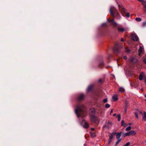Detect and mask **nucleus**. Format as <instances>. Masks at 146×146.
Returning <instances> with one entry per match:
<instances>
[{
	"label": "nucleus",
	"mask_w": 146,
	"mask_h": 146,
	"mask_svg": "<svg viewBox=\"0 0 146 146\" xmlns=\"http://www.w3.org/2000/svg\"><path fill=\"white\" fill-rule=\"evenodd\" d=\"M86 107L84 105L80 104L78 105L75 110V112L77 117H85L86 115Z\"/></svg>",
	"instance_id": "f257e3e1"
},
{
	"label": "nucleus",
	"mask_w": 146,
	"mask_h": 146,
	"mask_svg": "<svg viewBox=\"0 0 146 146\" xmlns=\"http://www.w3.org/2000/svg\"><path fill=\"white\" fill-rule=\"evenodd\" d=\"M110 13L113 17L115 16V14L117 11L115 8L113 7H111L110 10Z\"/></svg>",
	"instance_id": "f03ea898"
},
{
	"label": "nucleus",
	"mask_w": 146,
	"mask_h": 146,
	"mask_svg": "<svg viewBox=\"0 0 146 146\" xmlns=\"http://www.w3.org/2000/svg\"><path fill=\"white\" fill-rule=\"evenodd\" d=\"M110 13L113 17L115 16V14L117 11L115 8L113 7H111L110 10Z\"/></svg>",
	"instance_id": "7ed1b4c3"
},
{
	"label": "nucleus",
	"mask_w": 146,
	"mask_h": 146,
	"mask_svg": "<svg viewBox=\"0 0 146 146\" xmlns=\"http://www.w3.org/2000/svg\"><path fill=\"white\" fill-rule=\"evenodd\" d=\"M128 60L130 61L132 64H133L137 63L138 61V59L136 57H133L130 58Z\"/></svg>",
	"instance_id": "20e7f679"
},
{
	"label": "nucleus",
	"mask_w": 146,
	"mask_h": 146,
	"mask_svg": "<svg viewBox=\"0 0 146 146\" xmlns=\"http://www.w3.org/2000/svg\"><path fill=\"white\" fill-rule=\"evenodd\" d=\"M131 37L134 41H137L139 40V38L135 34L132 33L131 35Z\"/></svg>",
	"instance_id": "39448f33"
},
{
	"label": "nucleus",
	"mask_w": 146,
	"mask_h": 146,
	"mask_svg": "<svg viewBox=\"0 0 146 146\" xmlns=\"http://www.w3.org/2000/svg\"><path fill=\"white\" fill-rule=\"evenodd\" d=\"M128 136H134L136 134V132L134 130H132L128 132Z\"/></svg>",
	"instance_id": "423d86ee"
},
{
	"label": "nucleus",
	"mask_w": 146,
	"mask_h": 146,
	"mask_svg": "<svg viewBox=\"0 0 146 146\" xmlns=\"http://www.w3.org/2000/svg\"><path fill=\"white\" fill-rule=\"evenodd\" d=\"M120 51V48L117 46H115L114 47L113 49V51L116 53H119Z\"/></svg>",
	"instance_id": "0eeeda50"
},
{
	"label": "nucleus",
	"mask_w": 146,
	"mask_h": 146,
	"mask_svg": "<svg viewBox=\"0 0 146 146\" xmlns=\"http://www.w3.org/2000/svg\"><path fill=\"white\" fill-rule=\"evenodd\" d=\"M143 46H140L139 49L138 50L139 54L140 55L143 50Z\"/></svg>",
	"instance_id": "6e6552de"
},
{
	"label": "nucleus",
	"mask_w": 146,
	"mask_h": 146,
	"mask_svg": "<svg viewBox=\"0 0 146 146\" xmlns=\"http://www.w3.org/2000/svg\"><path fill=\"white\" fill-rule=\"evenodd\" d=\"M145 77V74L143 72L141 73L139 77V79L140 80H142Z\"/></svg>",
	"instance_id": "1a4fd4ad"
},
{
	"label": "nucleus",
	"mask_w": 146,
	"mask_h": 146,
	"mask_svg": "<svg viewBox=\"0 0 146 146\" xmlns=\"http://www.w3.org/2000/svg\"><path fill=\"white\" fill-rule=\"evenodd\" d=\"M95 110L94 108H92L90 109V114L92 115H95Z\"/></svg>",
	"instance_id": "9d476101"
},
{
	"label": "nucleus",
	"mask_w": 146,
	"mask_h": 146,
	"mask_svg": "<svg viewBox=\"0 0 146 146\" xmlns=\"http://www.w3.org/2000/svg\"><path fill=\"white\" fill-rule=\"evenodd\" d=\"M92 115L90 114V119L93 121H95L96 120V117L94 115Z\"/></svg>",
	"instance_id": "9b49d317"
},
{
	"label": "nucleus",
	"mask_w": 146,
	"mask_h": 146,
	"mask_svg": "<svg viewBox=\"0 0 146 146\" xmlns=\"http://www.w3.org/2000/svg\"><path fill=\"white\" fill-rule=\"evenodd\" d=\"M118 30L120 32H123L127 30V29L126 28H118Z\"/></svg>",
	"instance_id": "f8f14e48"
},
{
	"label": "nucleus",
	"mask_w": 146,
	"mask_h": 146,
	"mask_svg": "<svg viewBox=\"0 0 146 146\" xmlns=\"http://www.w3.org/2000/svg\"><path fill=\"white\" fill-rule=\"evenodd\" d=\"M84 97V96L83 94H80L78 96V100H80L83 99Z\"/></svg>",
	"instance_id": "ddd939ff"
},
{
	"label": "nucleus",
	"mask_w": 146,
	"mask_h": 146,
	"mask_svg": "<svg viewBox=\"0 0 146 146\" xmlns=\"http://www.w3.org/2000/svg\"><path fill=\"white\" fill-rule=\"evenodd\" d=\"M142 121H146V113L145 112H144L143 114L142 115Z\"/></svg>",
	"instance_id": "4468645a"
},
{
	"label": "nucleus",
	"mask_w": 146,
	"mask_h": 146,
	"mask_svg": "<svg viewBox=\"0 0 146 146\" xmlns=\"http://www.w3.org/2000/svg\"><path fill=\"white\" fill-rule=\"evenodd\" d=\"M108 21L111 22L114 26H117V24L114 21L113 19L112 20H109L108 19Z\"/></svg>",
	"instance_id": "2eb2a0df"
},
{
	"label": "nucleus",
	"mask_w": 146,
	"mask_h": 146,
	"mask_svg": "<svg viewBox=\"0 0 146 146\" xmlns=\"http://www.w3.org/2000/svg\"><path fill=\"white\" fill-rule=\"evenodd\" d=\"M93 87V86L92 85H90L88 87V88L87 89V92H90L91 89H92V88Z\"/></svg>",
	"instance_id": "dca6fc26"
},
{
	"label": "nucleus",
	"mask_w": 146,
	"mask_h": 146,
	"mask_svg": "<svg viewBox=\"0 0 146 146\" xmlns=\"http://www.w3.org/2000/svg\"><path fill=\"white\" fill-rule=\"evenodd\" d=\"M112 99L113 100H117L118 99L117 98V95L116 94L114 95L112 97Z\"/></svg>",
	"instance_id": "f3484780"
},
{
	"label": "nucleus",
	"mask_w": 146,
	"mask_h": 146,
	"mask_svg": "<svg viewBox=\"0 0 146 146\" xmlns=\"http://www.w3.org/2000/svg\"><path fill=\"white\" fill-rule=\"evenodd\" d=\"M83 127L84 128L86 129L88 128L89 127L88 123L86 122H85L84 125Z\"/></svg>",
	"instance_id": "a211bd4d"
},
{
	"label": "nucleus",
	"mask_w": 146,
	"mask_h": 146,
	"mask_svg": "<svg viewBox=\"0 0 146 146\" xmlns=\"http://www.w3.org/2000/svg\"><path fill=\"white\" fill-rule=\"evenodd\" d=\"M122 132H120L119 133H117L116 135V137L117 139H120L119 138L120 137Z\"/></svg>",
	"instance_id": "6ab92c4d"
},
{
	"label": "nucleus",
	"mask_w": 146,
	"mask_h": 146,
	"mask_svg": "<svg viewBox=\"0 0 146 146\" xmlns=\"http://www.w3.org/2000/svg\"><path fill=\"white\" fill-rule=\"evenodd\" d=\"M142 3L144 8L146 9V1L144 0V1L142 2Z\"/></svg>",
	"instance_id": "aec40b11"
},
{
	"label": "nucleus",
	"mask_w": 146,
	"mask_h": 146,
	"mask_svg": "<svg viewBox=\"0 0 146 146\" xmlns=\"http://www.w3.org/2000/svg\"><path fill=\"white\" fill-rule=\"evenodd\" d=\"M104 63L103 62L101 61L100 62L99 64V67H100V68H102V67H100V66L101 65H103L104 66Z\"/></svg>",
	"instance_id": "412c9836"
},
{
	"label": "nucleus",
	"mask_w": 146,
	"mask_h": 146,
	"mask_svg": "<svg viewBox=\"0 0 146 146\" xmlns=\"http://www.w3.org/2000/svg\"><path fill=\"white\" fill-rule=\"evenodd\" d=\"M119 90L120 92H124V89L123 88L121 87L119 88Z\"/></svg>",
	"instance_id": "4be33fe9"
},
{
	"label": "nucleus",
	"mask_w": 146,
	"mask_h": 146,
	"mask_svg": "<svg viewBox=\"0 0 146 146\" xmlns=\"http://www.w3.org/2000/svg\"><path fill=\"white\" fill-rule=\"evenodd\" d=\"M134 114L135 115V117L137 119H139V117L138 115V113L137 112H135Z\"/></svg>",
	"instance_id": "5701e85b"
},
{
	"label": "nucleus",
	"mask_w": 146,
	"mask_h": 146,
	"mask_svg": "<svg viewBox=\"0 0 146 146\" xmlns=\"http://www.w3.org/2000/svg\"><path fill=\"white\" fill-rule=\"evenodd\" d=\"M115 14H116V16L119 18L120 19L121 18V17L120 16L119 13L117 12Z\"/></svg>",
	"instance_id": "b1692460"
},
{
	"label": "nucleus",
	"mask_w": 146,
	"mask_h": 146,
	"mask_svg": "<svg viewBox=\"0 0 146 146\" xmlns=\"http://www.w3.org/2000/svg\"><path fill=\"white\" fill-rule=\"evenodd\" d=\"M137 112L138 113H139L140 114H141L142 115L143 114V112L139 110H138V109H137Z\"/></svg>",
	"instance_id": "393cba45"
},
{
	"label": "nucleus",
	"mask_w": 146,
	"mask_h": 146,
	"mask_svg": "<svg viewBox=\"0 0 146 146\" xmlns=\"http://www.w3.org/2000/svg\"><path fill=\"white\" fill-rule=\"evenodd\" d=\"M90 134L91 136L93 137H95V136H96L95 133H94L91 132L90 133Z\"/></svg>",
	"instance_id": "a878e982"
},
{
	"label": "nucleus",
	"mask_w": 146,
	"mask_h": 146,
	"mask_svg": "<svg viewBox=\"0 0 146 146\" xmlns=\"http://www.w3.org/2000/svg\"><path fill=\"white\" fill-rule=\"evenodd\" d=\"M131 129V127L130 126H129L126 129V130L127 131H129Z\"/></svg>",
	"instance_id": "bb28decb"
},
{
	"label": "nucleus",
	"mask_w": 146,
	"mask_h": 146,
	"mask_svg": "<svg viewBox=\"0 0 146 146\" xmlns=\"http://www.w3.org/2000/svg\"><path fill=\"white\" fill-rule=\"evenodd\" d=\"M103 127L104 128H105L106 127L107 129H108L110 128V127L108 125H104L103 126Z\"/></svg>",
	"instance_id": "cd10ccee"
},
{
	"label": "nucleus",
	"mask_w": 146,
	"mask_h": 146,
	"mask_svg": "<svg viewBox=\"0 0 146 146\" xmlns=\"http://www.w3.org/2000/svg\"><path fill=\"white\" fill-rule=\"evenodd\" d=\"M118 118V121H120L121 120V115L120 114L118 115L117 116Z\"/></svg>",
	"instance_id": "c85d7f7f"
},
{
	"label": "nucleus",
	"mask_w": 146,
	"mask_h": 146,
	"mask_svg": "<svg viewBox=\"0 0 146 146\" xmlns=\"http://www.w3.org/2000/svg\"><path fill=\"white\" fill-rule=\"evenodd\" d=\"M118 139V140L117 141V142H116V143L115 144V145L116 146L120 142V141H121V139Z\"/></svg>",
	"instance_id": "c756f323"
},
{
	"label": "nucleus",
	"mask_w": 146,
	"mask_h": 146,
	"mask_svg": "<svg viewBox=\"0 0 146 146\" xmlns=\"http://www.w3.org/2000/svg\"><path fill=\"white\" fill-rule=\"evenodd\" d=\"M128 134V132H127L126 133H123L122 134L123 136H124V137L128 136V134Z\"/></svg>",
	"instance_id": "7c9ffc66"
},
{
	"label": "nucleus",
	"mask_w": 146,
	"mask_h": 146,
	"mask_svg": "<svg viewBox=\"0 0 146 146\" xmlns=\"http://www.w3.org/2000/svg\"><path fill=\"white\" fill-rule=\"evenodd\" d=\"M135 20L137 21H141V19L140 18L137 17L135 18Z\"/></svg>",
	"instance_id": "2f4dec72"
},
{
	"label": "nucleus",
	"mask_w": 146,
	"mask_h": 146,
	"mask_svg": "<svg viewBox=\"0 0 146 146\" xmlns=\"http://www.w3.org/2000/svg\"><path fill=\"white\" fill-rule=\"evenodd\" d=\"M125 51L127 53H129L130 52V49H127L126 48H125Z\"/></svg>",
	"instance_id": "473e14b6"
},
{
	"label": "nucleus",
	"mask_w": 146,
	"mask_h": 146,
	"mask_svg": "<svg viewBox=\"0 0 146 146\" xmlns=\"http://www.w3.org/2000/svg\"><path fill=\"white\" fill-rule=\"evenodd\" d=\"M110 105L108 104H106L105 105V107L106 108H109L110 107Z\"/></svg>",
	"instance_id": "72a5a7b5"
},
{
	"label": "nucleus",
	"mask_w": 146,
	"mask_h": 146,
	"mask_svg": "<svg viewBox=\"0 0 146 146\" xmlns=\"http://www.w3.org/2000/svg\"><path fill=\"white\" fill-rule=\"evenodd\" d=\"M130 144V143L129 142H128L125 145H123V146H128Z\"/></svg>",
	"instance_id": "f704fd0d"
},
{
	"label": "nucleus",
	"mask_w": 146,
	"mask_h": 146,
	"mask_svg": "<svg viewBox=\"0 0 146 146\" xmlns=\"http://www.w3.org/2000/svg\"><path fill=\"white\" fill-rule=\"evenodd\" d=\"M126 16L127 17H129L130 16V15L129 13H127L126 14Z\"/></svg>",
	"instance_id": "c9c22d12"
},
{
	"label": "nucleus",
	"mask_w": 146,
	"mask_h": 146,
	"mask_svg": "<svg viewBox=\"0 0 146 146\" xmlns=\"http://www.w3.org/2000/svg\"><path fill=\"white\" fill-rule=\"evenodd\" d=\"M113 137V135L111 134V135L110 136L109 138L110 139H112Z\"/></svg>",
	"instance_id": "e433bc0d"
},
{
	"label": "nucleus",
	"mask_w": 146,
	"mask_h": 146,
	"mask_svg": "<svg viewBox=\"0 0 146 146\" xmlns=\"http://www.w3.org/2000/svg\"><path fill=\"white\" fill-rule=\"evenodd\" d=\"M122 11L123 12H124V13H125V12H126V10H125V9L124 8H122Z\"/></svg>",
	"instance_id": "4c0bfd02"
},
{
	"label": "nucleus",
	"mask_w": 146,
	"mask_h": 146,
	"mask_svg": "<svg viewBox=\"0 0 146 146\" xmlns=\"http://www.w3.org/2000/svg\"><path fill=\"white\" fill-rule=\"evenodd\" d=\"M127 125V124L125 123H124V124H122V125H121L122 126H123L124 127H125Z\"/></svg>",
	"instance_id": "58836bf2"
},
{
	"label": "nucleus",
	"mask_w": 146,
	"mask_h": 146,
	"mask_svg": "<svg viewBox=\"0 0 146 146\" xmlns=\"http://www.w3.org/2000/svg\"><path fill=\"white\" fill-rule=\"evenodd\" d=\"M146 26V21L144 22L143 23V27H145Z\"/></svg>",
	"instance_id": "ea45409f"
},
{
	"label": "nucleus",
	"mask_w": 146,
	"mask_h": 146,
	"mask_svg": "<svg viewBox=\"0 0 146 146\" xmlns=\"http://www.w3.org/2000/svg\"><path fill=\"white\" fill-rule=\"evenodd\" d=\"M112 139H110L109 138V141H108V144H109L110 143H111V142L112 141Z\"/></svg>",
	"instance_id": "a19ab883"
},
{
	"label": "nucleus",
	"mask_w": 146,
	"mask_h": 146,
	"mask_svg": "<svg viewBox=\"0 0 146 146\" xmlns=\"http://www.w3.org/2000/svg\"><path fill=\"white\" fill-rule=\"evenodd\" d=\"M99 95V93H96V97H95L94 98H96L97 97V96H98V95Z\"/></svg>",
	"instance_id": "79ce46f5"
},
{
	"label": "nucleus",
	"mask_w": 146,
	"mask_h": 146,
	"mask_svg": "<svg viewBox=\"0 0 146 146\" xmlns=\"http://www.w3.org/2000/svg\"><path fill=\"white\" fill-rule=\"evenodd\" d=\"M107 123L108 124H112V123L111 122H110V121H108Z\"/></svg>",
	"instance_id": "37998d69"
},
{
	"label": "nucleus",
	"mask_w": 146,
	"mask_h": 146,
	"mask_svg": "<svg viewBox=\"0 0 146 146\" xmlns=\"http://www.w3.org/2000/svg\"><path fill=\"white\" fill-rule=\"evenodd\" d=\"M124 112L125 113H126L127 112V109L126 108H125L124 109Z\"/></svg>",
	"instance_id": "c03bdc74"
},
{
	"label": "nucleus",
	"mask_w": 146,
	"mask_h": 146,
	"mask_svg": "<svg viewBox=\"0 0 146 146\" xmlns=\"http://www.w3.org/2000/svg\"><path fill=\"white\" fill-rule=\"evenodd\" d=\"M143 61L146 64V58L144 59Z\"/></svg>",
	"instance_id": "a18cd8bd"
},
{
	"label": "nucleus",
	"mask_w": 146,
	"mask_h": 146,
	"mask_svg": "<svg viewBox=\"0 0 146 146\" xmlns=\"http://www.w3.org/2000/svg\"><path fill=\"white\" fill-rule=\"evenodd\" d=\"M125 123H124V121L123 120H122L121 121V125H122V124H124Z\"/></svg>",
	"instance_id": "49530a36"
},
{
	"label": "nucleus",
	"mask_w": 146,
	"mask_h": 146,
	"mask_svg": "<svg viewBox=\"0 0 146 146\" xmlns=\"http://www.w3.org/2000/svg\"><path fill=\"white\" fill-rule=\"evenodd\" d=\"M123 58L125 60H126L127 59V57L126 56H124V57H123Z\"/></svg>",
	"instance_id": "de8ad7c7"
},
{
	"label": "nucleus",
	"mask_w": 146,
	"mask_h": 146,
	"mask_svg": "<svg viewBox=\"0 0 146 146\" xmlns=\"http://www.w3.org/2000/svg\"><path fill=\"white\" fill-rule=\"evenodd\" d=\"M137 0L139 2H141L142 3V2H143V1H144V0Z\"/></svg>",
	"instance_id": "09e8293b"
},
{
	"label": "nucleus",
	"mask_w": 146,
	"mask_h": 146,
	"mask_svg": "<svg viewBox=\"0 0 146 146\" xmlns=\"http://www.w3.org/2000/svg\"><path fill=\"white\" fill-rule=\"evenodd\" d=\"M106 25V24L105 23H103L102 24V26H103L104 25Z\"/></svg>",
	"instance_id": "8fccbe9b"
},
{
	"label": "nucleus",
	"mask_w": 146,
	"mask_h": 146,
	"mask_svg": "<svg viewBox=\"0 0 146 146\" xmlns=\"http://www.w3.org/2000/svg\"><path fill=\"white\" fill-rule=\"evenodd\" d=\"M102 81V80L101 79H100L99 80V82H100Z\"/></svg>",
	"instance_id": "3c124183"
},
{
	"label": "nucleus",
	"mask_w": 146,
	"mask_h": 146,
	"mask_svg": "<svg viewBox=\"0 0 146 146\" xmlns=\"http://www.w3.org/2000/svg\"><path fill=\"white\" fill-rule=\"evenodd\" d=\"M121 41H124V39L123 38H121Z\"/></svg>",
	"instance_id": "603ef678"
},
{
	"label": "nucleus",
	"mask_w": 146,
	"mask_h": 146,
	"mask_svg": "<svg viewBox=\"0 0 146 146\" xmlns=\"http://www.w3.org/2000/svg\"><path fill=\"white\" fill-rule=\"evenodd\" d=\"M91 130L92 131H94V128H92L91 129Z\"/></svg>",
	"instance_id": "864d4df0"
},
{
	"label": "nucleus",
	"mask_w": 146,
	"mask_h": 146,
	"mask_svg": "<svg viewBox=\"0 0 146 146\" xmlns=\"http://www.w3.org/2000/svg\"><path fill=\"white\" fill-rule=\"evenodd\" d=\"M108 99L107 98H105L104 99H103V100H104V101H105V100H107Z\"/></svg>",
	"instance_id": "5fc2aeb1"
},
{
	"label": "nucleus",
	"mask_w": 146,
	"mask_h": 146,
	"mask_svg": "<svg viewBox=\"0 0 146 146\" xmlns=\"http://www.w3.org/2000/svg\"><path fill=\"white\" fill-rule=\"evenodd\" d=\"M113 111V110L112 109L111 110L110 112V113H111Z\"/></svg>",
	"instance_id": "6e6d98bb"
},
{
	"label": "nucleus",
	"mask_w": 146,
	"mask_h": 146,
	"mask_svg": "<svg viewBox=\"0 0 146 146\" xmlns=\"http://www.w3.org/2000/svg\"><path fill=\"white\" fill-rule=\"evenodd\" d=\"M116 114H114L113 115V116H116Z\"/></svg>",
	"instance_id": "4d7b16f0"
},
{
	"label": "nucleus",
	"mask_w": 146,
	"mask_h": 146,
	"mask_svg": "<svg viewBox=\"0 0 146 146\" xmlns=\"http://www.w3.org/2000/svg\"><path fill=\"white\" fill-rule=\"evenodd\" d=\"M107 102V101H104V103H106Z\"/></svg>",
	"instance_id": "13d9d810"
},
{
	"label": "nucleus",
	"mask_w": 146,
	"mask_h": 146,
	"mask_svg": "<svg viewBox=\"0 0 146 146\" xmlns=\"http://www.w3.org/2000/svg\"><path fill=\"white\" fill-rule=\"evenodd\" d=\"M131 123H129V125H131Z\"/></svg>",
	"instance_id": "bf43d9fd"
},
{
	"label": "nucleus",
	"mask_w": 146,
	"mask_h": 146,
	"mask_svg": "<svg viewBox=\"0 0 146 146\" xmlns=\"http://www.w3.org/2000/svg\"><path fill=\"white\" fill-rule=\"evenodd\" d=\"M145 129L146 130V127H145Z\"/></svg>",
	"instance_id": "052dcab7"
},
{
	"label": "nucleus",
	"mask_w": 146,
	"mask_h": 146,
	"mask_svg": "<svg viewBox=\"0 0 146 146\" xmlns=\"http://www.w3.org/2000/svg\"><path fill=\"white\" fill-rule=\"evenodd\" d=\"M145 98H146V95H145Z\"/></svg>",
	"instance_id": "680f3d73"
},
{
	"label": "nucleus",
	"mask_w": 146,
	"mask_h": 146,
	"mask_svg": "<svg viewBox=\"0 0 146 146\" xmlns=\"http://www.w3.org/2000/svg\"><path fill=\"white\" fill-rule=\"evenodd\" d=\"M145 82L146 83V81H145Z\"/></svg>",
	"instance_id": "e2e57ef3"
}]
</instances>
